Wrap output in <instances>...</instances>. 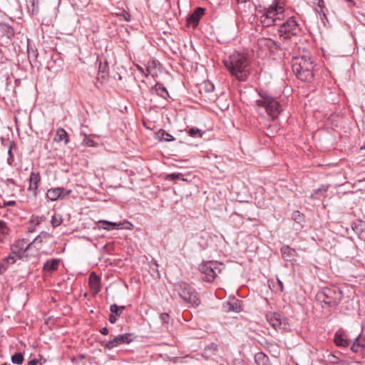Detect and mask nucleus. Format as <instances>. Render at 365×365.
I'll use <instances>...</instances> for the list:
<instances>
[{
	"instance_id": "2eb2a0df",
	"label": "nucleus",
	"mask_w": 365,
	"mask_h": 365,
	"mask_svg": "<svg viewBox=\"0 0 365 365\" xmlns=\"http://www.w3.org/2000/svg\"><path fill=\"white\" fill-rule=\"evenodd\" d=\"M89 286L95 294L101 291V278L94 272L89 276Z\"/></svg>"
},
{
	"instance_id": "ea45409f",
	"label": "nucleus",
	"mask_w": 365,
	"mask_h": 365,
	"mask_svg": "<svg viewBox=\"0 0 365 365\" xmlns=\"http://www.w3.org/2000/svg\"><path fill=\"white\" fill-rule=\"evenodd\" d=\"M160 320L164 324H168L169 320V315L167 313H162L160 315Z\"/></svg>"
},
{
	"instance_id": "4be33fe9",
	"label": "nucleus",
	"mask_w": 365,
	"mask_h": 365,
	"mask_svg": "<svg viewBox=\"0 0 365 365\" xmlns=\"http://www.w3.org/2000/svg\"><path fill=\"white\" fill-rule=\"evenodd\" d=\"M217 351V345L215 343H211L205 348L202 356L206 359H209L215 355Z\"/></svg>"
},
{
	"instance_id": "20e7f679",
	"label": "nucleus",
	"mask_w": 365,
	"mask_h": 365,
	"mask_svg": "<svg viewBox=\"0 0 365 365\" xmlns=\"http://www.w3.org/2000/svg\"><path fill=\"white\" fill-rule=\"evenodd\" d=\"M259 98L257 99L256 103L259 107L265 109L266 113L275 120L278 115L283 111L284 106L275 98L265 93H259Z\"/></svg>"
},
{
	"instance_id": "423d86ee",
	"label": "nucleus",
	"mask_w": 365,
	"mask_h": 365,
	"mask_svg": "<svg viewBox=\"0 0 365 365\" xmlns=\"http://www.w3.org/2000/svg\"><path fill=\"white\" fill-rule=\"evenodd\" d=\"M223 264L217 261H207L199 265V271L203 280L212 282L223 268Z\"/></svg>"
},
{
	"instance_id": "5fc2aeb1",
	"label": "nucleus",
	"mask_w": 365,
	"mask_h": 365,
	"mask_svg": "<svg viewBox=\"0 0 365 365\" xmlns=\"http://www.w3.org/2000/svg\"><path fill=\"white\" fill-rule=\"evenodd\" d=\"M361 149H364L365 150V142H364V145L361 147Z\"/></svg>"
},
{
	"instance_id": "6e6552de",
	"label": "nucleus",
	"mask_w": 365,
	"mask_h": 365,
	"mask_svg": "<svg viewBox=\"0 0 365 365\" xmlns=\"http://www.w3.org/2000/svg\"><path fill=\"white\" fill-rule=\"evenodd\" d=\"M177 290L180 297L192 306H198L200 299L195 290L188 284L181 283L177 286Z\"/></svg>"
},
{
	"instance_id": "8fccbe9b",
	"label": "nucleus",
	"mask_w": 365,
	"mask_h": 365,
	"mask_svg": "<svg viewBox=\"0 0 365 365\" xmlns=\"http://www.w3.org/2000/svg\"><path fill=\"white\" fill-rule=\"evenodd\" d=\"M125 21H130V14H128V13L125 14Z\"/></svg>"
},
{
	"instance_id": "3c124183",
	"label": "nucleus",
	"mask_w": 365,
	"mask_h": 365,
	"mask_svg": "<svg viewBox=\"0 0 365 365\" xmlns=\"http://www.w3.org/2000/svg\"><path fill=\"white\" fill-rule=\"evenodd\" d=\"M248 0H237V3H245L247 2Z\"/></svg>"
},
{
	"instance_id": "0eeeda50",
	"label": "nucleus",
	"mask_w": 365,
	"mask_h": 365,
	"mask_svg": "<svg viewBox=\"0 0 365 365\" xmlns=\"http://www.w3.org/2000/svg\"><path fill=\"white\" fill-rule=\"evenodd\" d=\"M301 31L300 26L294 16L289 17L284 22L280 24L278 33L284 39L290 38L297 35Z\"/></svg>"
},
{
	"instance_id": "e433bc0d",
	"label": "nucleus",
	"mask_w": 365,
	"mask_h": 365,
	"mask_svg": "<svg viewBox=\"0 0 365 365\" xmlns=\"http://www.w3.org/2000/svg\"><path fill=\"white\" fill-rule=\"evenodd\" d=\"M258 43L260 46L264 45L271 47L274 44V41L269 38H261L258 41Z\"/></svg>"
},
{
	"instance_id": "c85d7f7f",
	"label": "nucleus",
	"mask_w": 365,
	"mask_h": 365,
	"mask_svg": "<svg viewBox=\"0 0 365 365\" xmlns=\"http://www.w3.org/2000/svg\"><path fill=\"white\" fill-rule=\"evenodd\" d=\"M334 343L337 346L347 347L350 344V341L344 339L342 335L336 332L334 337Z\"/></svg>"
},
{
	"instance_id": "4c0bfd02",
	"label": "nucleus",
	"mask_w": 365,
	"mask_h": 365,
	"mask_svg": "<svg viewBox=\"0 0 365 365\" xmlns=\"http://www.w3.org/2000/svg\"><path fill=\"white\" fill-rule=\"evenodd\" d=\"M8 264H9V263L5 262L4 259L1 262H0V275L6 271L8 268Z\"/></svg>"
},
{
	"instance_id": "603ef678",
	"label": "nucleus",
	"mask_w": 365,
	"mask_h": 365,
	"mask_svg": "<svg viewBox=\"0 0 365 365\" xmlns=\"http://www.w3.org/2000/svg\"><path fill=\"white\" fill-rule=\"evenodd\" d=\"M210 88L208 90H209L210 91H213V88H214V86H213V84H210Z\"/></svg>"
},
{
	"instance_id": "393cba45",
	"label": "nucleus",
	"mask_w": 365,
	"mask_h": 365,
	"mask_svg": "<svg viewBox=\"0 0 365 365\" xmlns=\"http://www.w3.org/2000/svg\"><path fill=\"white\" fill-rule=\"evenodd\" d=\"M27 8L29 12L32 15H36L38 14V0H27Z\"/></svg>"
},
{
	"instance_id": "7ed1b4c3",
	"label": "nucleus",
	"mask_w": 365,
	"mask_h": 365,
	"mask_svg": "<svg viewBox=\"0 0 365 365\" xmlns=\"http://www.w3.org/2000/svg\"><path fill=\"white\" fill-rule=\"evenodd\" d=\"M284 8L279 6L277 3H273L264 9L263 14L260 16L259 20L264 27H269L273 25H278L284 18Z\"/></svg>"
},
{
	"instance_id": "49530a36",
	"label": "nucleus",
	"mask_w": 365,
	"mask_h": 365,
	"mask_svg": "<svg viewBox=\"0 0 365 365\" xmlns=\"http://www.w3.org/2000/svg\"><path fill=\"white\" fill-rule=\"evenodd\" d=\"M277 282H278L280 291L283 292L284 287H283L282 282L279 279L277 278Z\"/></svg>"
},
{
	"instance_id": "9d476101",
	"label": "nucleus",
	"mask_w": 365,
	"mask_h": 365,
	"mask_svg": "<svg viewBox=\"0 0 365 365\" xmlns=\"http://www.w3.org/2000/svg\"><path fill=\"white\" fill-rule=\"evenodd\" d=\"M135 337L133 334L125 333L115 336L113 339L107 341L105 348L112 349L121 344H128L134 340Z\"/></svg>"
},
{
	"instance_id": "7c9ffc66",
	"label": "nucleus",
	"mask_w": 365,
	"mask_h": 365,
	"mask_svg": "<svg viewBox=\"0 0 365 365\" xmlns=\"http://www.w3.org/2000/svg\"><path fill=\"white\" fill-rule=\"evenodd\" d=\"M190 136L193 138H200L205 133L197 128H191L187 131Z\"/></svg>"
},
{
	"instance_id": "a19ab883",
	"label": "nucleus",
	"mask_w": 365,
	"mask_h": 365,
	"mask_svg": "<svg viewBox=\"0 0 365 365\" xmlns=\"http://www.w3.org/2000/svg\"><path fill=\"white\" fill-rule=\"evenodd\" d=\"M182 177V175L181 173H171L168 175V178L175 180V179H180Z\"/></svg>"
},
{
	"instance_id": "cd10ccee",
	"label": "nucleus",
	"mask_w": 365,
	"mask_h": 365,
	"mask_svg": "<svg viewBox=\"0 0 365 365\" xmlns=\"http://www.w3.org/2000/svg\"><path fill=\"white\" fill-rule=\"evenodd\" d=\"M98 224L103 229L110 230V228H109L108 226H111L112 229H116V228L122 226L124 223H122V222L117 223V222H109L107 220H100L98 222Z\"/></svg>"
},
{
	"instance_id": "9b49d317",
	"label": "nucleus",
	"mask_w": 365,
	"mask_h": 365,
	"mask_svg": "<svg viewBox=\"0 0 365 365\" xmlns=\"http://www.w3.org/2000/svg\"><path fill=\"white\" fill-rule=\"evenodd\" d=\"M41 178L38 171H32L29 176V185L28 191L31 194V196L35 199L38 195V184L41 182Z\"/></svg>"
},
{
	"instance_id": "f257e3e1",
	"label": "nucleus",
	"mask_w": 365,
	"mask_h": 365,
	"mask_svg": "<svg viewBox=\"0 0 365 365\" xmlns=\"http://www.w3.org/2000/svg\"><path fill=\"white\" fill-rule=\"evenodd\" d=\"M224 64L230 73L239 81H245L250 74V62L243 53H233L227 59L224 60Z\"/></svg>"
},
{
	"instance_id": "b1692460",
	"label": "nucleus",
	"mask_w": 365,
	"mask_h": 365,
	"mask_svg": "<svg viewBox=\"0 0 365 365\" xmlns=\"http://www.w3.org/2000/svg\"><path fill=\"white\" fill-rule=\"evenodd\" d=\"M59 259H53L51 260H48L43 264V270L47 272H53L57 269L59 265Z\"/></svg>"
},
{
	"instance_id": "f3484780",
	"label": "nucleus",
	"mask_w": 365,
	"mask_h": 365,
	"mask_svg": "<svg viewBox=\"0 0 365 365\" xmlns=\"http://www.w3.org/2000/svg\"><path fill=\"white\" fill-rule=\"evenodd\" d=\"M223 309L225 311L239 312L240 309V303L238 300L233 299L231 301H228L223 303Z\"/></svg>"
},
{
	"instance_id": "dca6fc26",
	"label": "nucleus",
	"mask_w": 365,
	"mask_h": 365,
	"mask_svg": "<svg viewBox=\"0 0 365 365\" xmlns=\"http://www.w3.org/2000/svg\"><path fill=\"white\" fill-rule=\"evenodd\" d=\"M364 349H365V337L359 334L351 344V350L354 353H358Z\"/></svg>"
},
{
	"instance_id": "412c9836",
	"label": "nucleus",
	"mask_w": 365,
	"mask_h": 365,
	"mask_svg": "<svg viewBox=\"0 0 365 365\" xmlns=\"http://www.w3.org/2000/svg\"><path fill=\"white\" fill-rule=\"evenodd\" d=\"M317 6L315 7V11L319 14L320 19L324 22V20L327 21V14L324 11L325 5L324 0H314Z\"/></svg>"
},
{
	"instance_id": "f704fd0d",
	"label": "nucleus",
	"mask_w": 365,
	"mask_h": 365,
	"mask_svg": "<svg viewBox=\"0 0 365 365\" xmlns=\"http://www.w3.org/2000/svg\"><path fill=\"white\" fill-rule=\"evenodd\" d=\"M328 187L327 186H322L317 190H314V193L312 195V198H317V195H323L327 191Z\"/></svg>"
},
{
	"instance_id": "f03ea898",
	"label": "nucleus",
	"mask_w": 365,
	"mask_h": 365,
	"mask_svg": "<svg viewBox=\"0 0 365 365\" xmlns=\"http://www.w3.org/2000/svg\"><path fill=\"white\" fill-rule=\"evenodd\" d=\"M292 67L293 72L300 81L311 82L313 80L314 65L309 56H302L294 58Z\"/></svg>"
},
{
	"instance_id": "a18cd8bd",
	"label": "nucleus",
	"mask_w": 365,
	"mask_h": 365,
	"mask_svg": "<svg viewBox=\"0 0 365 365\" xmlns=\"http://www.w3.org/2000/svg\"><path fill=\"white\" fill-rule=\"evenodd\" d=\"M38 363V360L36 359H31L29 361L28 365H36Z\"/></svg>"
},
{
	"instance_id": "79ce46f5",
	"label": "nucleus",
	"mask_w": 365,
	"mask_h": 365,
	"mask_svg": "<svg viewBox=\"0 0 365 365\" xmlns=\"http://www.w3.org/2000/svg\"><path fill=\"white\" fill-rule=\"evenodd\" d=\"M116 320H117L116 316L114 315L113 313H111L110 317H109V322L111 324H114V323H115Z\"/></svg>"
},
{
	"instance_id": "f8f14e48",
	"label": "nucleus",
	"mask_w": 365,
	"mask_h": 365,
	"mask_svg": "<svg viewBox=\"0 0 365 365\" xmlns=\"http://www.w3.org/2000/svg\"><path fill=\"white\" fill-rule=\"evenodd\" d=\"M71 192V190H66L63 187L51 188L47 190L46 197L51 201H56L68 196Z\"/></svg>"
},
{
	"instance_id": "ddd939ff",
	"label": "nucleus",
	"mask_w": 365,
	"mask_h": 365,
	"mask_svg": "<svg viewBox=\"0 0 365 365\" xmlns=\"http://www.w3.org/2000/svg\"><path fill=\"white\" fill-rule=\"evenodd\" d=\"M34 242V240L29 243L26 239H21L16 241L15 243L12 245V246L14 250L19 252V254L21 255L24 258V257H27V255H25V253L28 250H29L31 247Z\"/></svg>"
},
{
	"instance_id": "aec40b11",
	"label": "nucleus",
	"mask_w": 365,
	"mask_h": 365,
	"mask_svg": "<svg viewBox=\"0 0 365 365\" xmlns=\"http://www.w3.org/2000/svg\"><path fill=\"white\" fill-rule=\"evenodd\" d=\"M281 252L284 259L289 262L294 259L297 254L296 250L289 246H283L281 248Z\"/></svg>"
},
{
	"instance_id": "6ab92c4d",
	"label": "nucleus",
	"mask_w": 365,
	"mask_h": 365,
	"mask_svg": "<svg viewBox=\"0 0 365 365\" xmlns=\"http://www.w3.org/2000/svg\"><path fill=\"white\" fill-rule=\"evenodd\" d=\"M151 93H155L163 98H166L169 96L166 88L159 83H157L151 88Z\"/></svg>"
},
{
	"instance_id": "473e14b6",
	"label": "nucleus",
	"mask_w": 365,
	"mask_h": 365,
	"mask_svg": "<svg viewBox=\"0 0 365 365\" xmlns=\"http://www.w3.org/2000/svg\"><path fill=\"white\" fill-rule=\"evenodd\" d=\"M11 361L15 364H21L24 362V356L21 353H15L11 356Z\"/></svg>"
},
{
	"instance_id": "864d4df0",
	"label": "nucleus",
	"mask_w": 365,
	"mask_h": 365,
	"mask_svg": "<svg viewBox=\"0 0 365 365\" xmlns=\"http://www.w3.org/2000/svg\"><path fill=\"white\" fill-rule=\"evenodd\" d=\"M152 66H153V67H155V61H153V62H152Z\"/></svg>"
},
{
	"instance_id": "6e6d98bb",
	"label": "nucleus",
	"mask_w": 365,
	"mask_h": 365,
	"mask_svg": "<svg viewBox=\"0 0 365 365\" xmlns=\"http://www.w3.org/2000/svg\"><path fill=\"white\" fill-rule=\"evenodd\" d=\"M1 365H7V364L6 363H4V364H2Z\"/></svg>"
},
{
	"instance_id": "c03bdc74",
	"label": "nucleus",
	"mask_w": 365,
	"mask_h": 365,
	"mask_svg": "<svg viewBox=\"0 0 365 365\" xmlns=\"http://www.w3.org/2000/svg\"><path fill=\"white\" fill-rule=\"evenodd\" d=\"M100 332L103 335H108V329L106 327H103Z\"/></svg>"
},
{
	"instance_id": "a878e982",
	"label": "nucleus",
	"mask_w": 365,
	"mask_h": 365,
	"mask_svg": "<svg viewBox=\"0 0 365 365\" xmlns=\"http://www.w3.org/2000/svg\"><path fill=\"white\" fill-rule=\"evenodd\" d=\"M17 259H23V257L19 254L16 251L14 250L13 246H11V254L4 258V261L10 264L16 262Z\"/></svg>"
},
{
	"instance_id": "de8ad7c7",
	"label": "nucleus",
	"mask_w": 365,
	"mask_h": 365,
	"mask_svg": "<svg viewBox=\"0 0 365 365\" xmlns=\"http://www.w3.org/2000/svg\"><path fill=\"white\" fill-rule=\"evenodd\" d=\"M16 204L15 201H9L4 203L5 206H14Z\"/></svg>"
},
{
	"instance_id": "09e8293b",
	"label": "nucleus",
	"mask_w": 365,
	"mask_h": 365,
	"mask_svg": "<svg viewBox=\"0 0 365 365\" xmlns=\"http://www.w3.org/2000/svg\"><path fill=\"white\" fill-rule=\"evenodd\" d=\"M347 2H349L352 6H355V2L353 0H345Z\"/></svg>"
},
{
	"instance_id": "72a5a7b5",
	"label": "nucleus",
	"mask_w": 365,
	"mask_h": 365,
	"mask_svg": "<svg viewBox=\"0 0 365 365\" xmlns=\"http://www.w3.org/2000/svg\"><path fill=\"white\" fill-rule=\"evenodd\" d=\"M62 217L60 214H55L52 217L51 222L53 227H58L62 223Z\"/></svg>"
},
{
	"instance_id": "4468645a",
	"label": "nucleus",
	"mask_w": 365,
	"mask_h": 365,
	"mask_svg": "<svg viewBox=\"0 0 365 365\" xmlns=\"http://www.w3.org/2000/svg\"><path fill=\"white\" fill-rule=\"evenodd\" d=\"M205 9L201 7H197L195 11L187 17V23L192 26H197L200 18L203 16Z\"/></svg>"
},
{
	"instance_id": "c756f323",
	"label": "nucleus",
	"mask_w": 365,
	"mask_h": 365,
	"mask_svg": "<svg viewBox=\"0 0 365 365\" xmlns=\"http://www.w3.org/2000/svg\"><path fill=\"white\" fill-rule=\"evenodd\" d=\"M158 138L161 141L170 142L175 140V138L164 130H160L158 133Z\"/></svg>"
},
{
	"instance_id": "1a4fd4ad",
	"label": "nucleus",
	"mask_w": 365,
	"mask_h": 365,
	"mask_svg": "<svg viewBox=\"0 0 365 365\" xmlns=\"http://www.w3.org/2000/svg\"><path fill=\"white\" fill-rule=\"evenodd\" d=\"M267 320L274 329H288L289 324L287 319L278 313H270L267 314Z\"/></svg>"
},
{
	"instance_id": "c9c22d12",
	"label": "nucleus",
	"mask_w": 365,
	"mask_h": 365,
	"mask_svg": "<svg viewBox=\"0 0 365 365\" xmlns=\"http://www.w3.org/2000/svg\"><path fill=\"white\" fill-rule=\"evenodd\" d=\"M83 143L88 147H96L97 145V143L86 135H84Z\"/></svg>"
},
{
	"instance_id": "a211bd4d",
	"label": "nucleus",
	"mask_w": 365,
	"mask_h": 365,
	"mask_svg": "<svg viewBox=\"0 0 365 365\" xmlns=\"http://www.w3.org/2000/svg\"><path fill=\"white\" fill-rule=\"evenodd\" d=\"M53 141L57 143L63 142L64 145H66L68 142V133L63 128H58L53 137Z\"/></svg>"
},
{
	"instance_id": "bb28decb",
	"label": "nucleus",
	"mask_w": 365,
	"mask_h": 365,
	"mask_svg": "<svg viewBox=\"0 0 365 365\" xmlns=\"http://www.w3.org/2000/svg\"><path fill=\"white\" fill-rule=\"evenodd\" d=\"M257 365H271L269 357L262 352L257 353L255 356Z\"/></svg>"
},
{
	"instance_id": "39448f33",
	"label": "nucleus",
	"mask_w": 365,
	"mask_h": 365,
	"mask_svg": "<svg viewBox=\"0 0 365 365\" xmlns=\"http://www.w3.org/2000/svg\"><path fill=\"white\" fill-rule=\"evenodd\" d=\"M342 298V292L337 287H326L317 294L318 301L329 307L337 306Z\"/></svg>"
},
{
	"instance_id": "58836bf2",
	"label": "nucleus",
	"mask_w": 365,
	"mask_h": 365,
	"mask_svg": "<svg viewBox=\"0 0 365 365\" xmlns=\"http://www.w3.org/2000/svg\"><path fill=\"white\" fill-rule=\"evenodd\" d=\"M7 227L6 223L4 221L0 220V232L2 235L7 234Z\"/></svg>"
},
{
	"instance_id": "37998d69",
	"label": "nucleus",
	"mask_w": 365,
	"mask_h": 365,
	"mask_svg": "<svg viewBox=\"0 0 365 365\" xmlns=\"http://www.w3.org/2000/svg\"><path fill=\"white\" fill-rule=\"evenodd\" d=\"M293 217H294V220L295 221H297V220H299L300 218H301V216H300V214H299V212H295L294 214H293Z\"/></svg>"
},
{
	"instance_id": "2f4dec72",
	"label": "nucleus",
	"mask_w": 365,
	"mask_h": 365,
	"mask_svg": "<svg viewBox=\"0 0 365 365\" xmlns=\"http://www.w3.org/2000/svg\"><path fill=\"white\" fill-rule=\"evenodd\" d=\"M125 309V306H120L118 307L117 304H113L110 305V311L111 313H113L114 315L120 316L123 313V311Z\"/></svg>"
},
{
	"instance_id": "5701e85b",
	"label": "nucleus",
	"mask_w": 365,
	"mask_h": 365,
	"mask_svg": "<svg viewBox=\"0 0 365 365\" xmlns=\"http://www.w3.org/2000/svg\"><path fill=\"white\" fill-rule=\"evenodd\" d=\"M108 76V66L107 62L100 61L98 66V79H106Z\"/></svg>"
}]
</instances>
